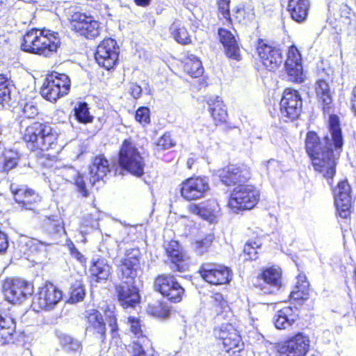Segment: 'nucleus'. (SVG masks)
<instances>
[{
    "label": "nucleus",
    "instance_id": "0e129e2a",
    "mask_svg": "<svg viewBox=\"0 0 356 356\" xmlns=\"http://www.w3.org/2000/svg\"><path fill=\"white\" fill-rule=\"evenodd\" d=\"M134 3L139 7H147L151 3V0H134Z\"/></svg>",
    "mask_w": 356,
    "mask_h": 356
},
{
    "label": "nucleus",
    "instance_id": "c03bdc74",
    "mask_svg": "<svg viewBox=\"0 0 356 356\" xmlns=\"http://www.w3.org/2000/svg\"><path fill=\"white\" fill-rule=\"evenodd\" d=\"M261 239L258 237L249 239L244 245L243 254L245 259L249 261L256 260L258 258V250L261 248Z\"/></svg>",
    "mask_w": 356,
    "mask_h": 356
},
{
    "label": "nucleus",
    "instance_id": "f704fd0d",
    "mask_svg": "<svg viewBox=\"0 0 356 356\" xmlns=\"http://www.w3.org/2000/svg\"><path fill=\"white\" fill-rule=\"evenodd\" d=\"M170 33L173 40L182 46H188L193 44V36L187 27L181 24L179 21H174L169 27Z\"/></svg>",
    "mask_w": 356,
    "mask_h": 356
},
{
    "label": "nucleus",
    "instance_id": "4c0bfd02",
    "mask_svg": "<svg viewBox=\"0 0 356 356\" xmlns=\"http://www.w3.org/2000/svg\"><path fill=\"white\" fill-rule=\"evenodd\" d=\"M19 156L11 149H3L0 153V172L8 173L18 165Z\"/></svg>",
    "mask_w": 356,
    "mask_h": 356
},
{
    "label": "nucleus",
    "instance_id": "37998d69",
    "mask_svg": "<svg viewBox=\"0 0 356 356\" xmlns=\"http://www.w3.org/2000/svg\"><path fill=\"white\" fill-rule=\"evenodd\" d=\"M127 323L129 325V330L137 339H142L143 343L150 344V340L143 330L142 321L138 317L130 316L127 318Z\"/></svg>",
    "mask_w": 356,
    "mask_h": 356
},
{
    "label": "nucleus",
    "instance_id": "dca6fc26",
    "mask_svg": "<svg viewBox=\"0 0 356 356\" xmlns=\"http://www.w3.org/2000/svg\"><path fill=\"white\" fill-rule=\"evenodd\" d=\"M197 273L205 282L213 286L228 284L232 278V269L216 262L202 263Z\"/></svg>",
    "mask_w": 356,
    "mask_h": 356
},
{
    "label": "nucleus",
    "instance_id": "4d7b16f0",
    "mask_svg": "<svg viewBox=\"0 0 356 356\" xmlns=\"http://www.w3.org/2000/svg\"><path fill=\"white\" fill-rule=\"evenodd\" d=\"M106 318L110 327L111 334L114 338L118 335L119 330L117 316L114 312H111Z\"/></svg>",
    "mask_w": 356,
    "mask_h": 356
},
{
    "label": "nucleus",
    "instance_id": "72a5a7b5",
    "mask_svg": "<svg viewBox=\"0 0 356 356\" xmlns=\"http://www.w3.org/2000/svg\"><path fill=\"white\" fill-rule=\"evenodd\" d=\"M210 314L213 317L225 319L232 312L227 300L220 292H215L211 296Z\"/></svg>",
    "mask_w": 356,
    "mask_h": 356
},
{
    "label": "nucleus",
    "instance_id": "393cba45",
    "mask_svg": "<svg viewBox=\"0 0 356 356\" xmlns=\"http://www.w3.org/2000/svg\"><path fill=\"white\" fill-rule=\"evenodd\" d=\"M207 104L215 126H225L228 129L234 128L229 122L227 108L221 97H210L207 100Z\"/></svg>",
    "mask_w": 356,
    "mask_h": 356
},
{
    "label": "nucleus",
    "instance_id": "338daca9",
    "mask_svg": "<svg viewBox=\"0 0 356 356\" xmlns=\"http://www.w3.org/2000/svg\"><path fill=\"white\" fill-rule=\"evenodd\" d=\"M207 79L203 78L202 81L200 82V88H204L207 86L208 83L207 82Z\"/></svg>",
    "mask_w": 356,
    "mask_h": 356
},
{
    "label": "nucleus",
    "instance_id": "412c9836",
    "mask_svg": "<svg viewBox=\"0 0 356 356\" xmlns=\"http://www.w3.org/2000/svg\"><path fill=\"white\" fill-rule=\"evenodd\" d=\"M119 46L115 40L106 38L97 47L95 59L97 64L106 70L115 68L119 60Z\"/></svg>",
    "mask_w": 356,
    "mask_h": 356
},
{
    "label": "nucleus",
    "instance_id": "69168bd1",
    "mask_svg": "<svg viewBox=\"0 0 356 356\" xmlns=\"http://www.w3.org/2000/svg\"><path fill=\"white\" fill-rule=\"evenodd\" d=\"M197 159L194 157H189L187 159L186 162V166L187 169L191 170L194 164L196 163Z\"/></svg>",
    "mask_w": 356,
    "mask_h": 356
},
{
    "label": "nucleus",
    "instance_id": "c85d7f7f",
    "mask_svg": "<svg viewBox=\"0 0 356 356\" xmlns=\"http://www.w3.org/2000/svg\"><path fill=\"white\" fill-rule=\"evenodd\" d=\"M177 65L181 72L193 79L201 77L204 71L200 58L193 54H187L179 60Z\"/></svg>",
    "mask_w": 356,
    "mask_h": 356
},
{
    "label": "nucleus",
    "instance_id": "79ce46f5",
    "mask_svg": "<svg viewBox=\"0 0 356 356\" xmlns=\"http://www.w3.org/2000/svg\"><path fill=\"white\" fill-rule=\"evenodd\" d=\"M177 141L173 137L171 131H165L157 140L153 143V148L156 152L165 150L175 147Z\"/></svg>",
    "mask_w": 356,
    "mask_h": 356
},
{
    "label": "nucleus",
    "instance_id": "6e6d98bb",
    "mask_svg": "<svg viewBox=\"0 0 356 356\" xmlns=\"http://www.w3.org/2000/svg\"><path fill=\"white\" fill-rule=\"evenodd\" d=\"M67 246L72 257L75 259L81 265L86 264V257L76 248L75 245L72 241H70V243L67 244Z\"/></svg>",
    "mask_w": 356,
    "mask_h": 356
},
{
    "label": "nucleus",
    "instance_id": "4468645a",
    "mask_svg": "<svg viewBox=\"0 0 356 356\" xmlns=\"http://www.w3.org/2000/svg\"><path fill=\"white\" fill-rule=\"evenodd\" d=\"M302 108V99L299 91L291 87L285 88L279 104L281 118L285 122H292L300 118Z\"/></svg>",
    "mask_w": 356,
    "mask_h": 356
},
{
    "label": "nucleus",
    "instance_id": "aec40b11",
    "mask_svg": "<svg viewBox=\"0 0 356 356\" xmlns=\"http://www.w3.org/2000/svg\"><path fill=\"white\" fill-rule=\"evenodd\" d=\"M163 248L172 272L184 273L188 270L190 257L178 241L171 239L165 241Z\"/></svg>",
    "mask_w": 356,
    "mask_h": 356
},
{
    "label": "nucleus",
    "instance_id": "bb28decb",
    "mask_svg": "<svg viewBox=\"0 0 356 356\" xmlns=\"http://www.w3.org/2000/svg\"><path fill=\"white\" fill-rule=\"evenodd\" d=\"M84 318L86 322V330L104 343L106 339V325L101 312L97 309L85 312Z\"/></svg>",
    "mask_w": 356,
    "mask_h": 356
},
{
    "label": "nucleus",
    "instance_id": "7ed1b4c3",
    "mask_svg": "<svg viewBox=\"0 0 356 356\" xmlns=\"http://www.w3.org/2000/svg\"><path fill=\"white\" fill-rule=\"evenodd\" d=\"M139 249L127 250L117 266L119 284L114 286L116 299L123 309H134L140 305L141 296L136 279L142 271Z\"/></svg>",
    "mask_w": 356,
    "mask_h": 356
},
{
    "label": "nucleus",
    "instance_id": "a18cd8bd",
    "mask_svg": "<svg viewBox=\"0 0 356 356\" xmlns=\"http://www.w3.org/2000/svg\"><path fill=\"white\" fill-rule=\"evenodd\" d=\"M59 343L64 350L68 353L79 352L81 349V343L67 334H60L58 336Z\"/></svg>",
    "mask_w": 356,
    "mask_h": 356
},
{
    "label": "nucleus",
    "instance_id": "052dcab7",
    "mask_svg": "<svg viewBox=\"0 0 356 356\" xmlns=\"http://www.w3.org/2000/svg\"><path fill=\"white\" fill-rule=\"evenodd\" d=\"M8 247L7 235L0 230V252H4Z\"/></svg>",
    "mask_w": 356,
    "mask_h": 356
},
{
    "label": "nucleus",
    "instance_id": "f3484780",
    "mask_svg": "<svg viewBox=\"0 0 356 356\" xmlns=\"http://www.w3.org/2000/svg\"><path fill=\"white\" fill-rule=\"evenodd\" d=\"M309 348V336L298 332L277 343L275 350L277 356H307Z\"/></svg>",
    "mask_w": 356,
    "mask_h": 356
},
{
    "label": "nucleus",
    "instance_id": "1a4fd4ad",
    "mask_svg": "<svg viewBox=\"0 0 356 356\" xmlns=\"http://www.w3.org/2000/svg\"><path fill=\"white\" fill-rule=\"evenodd\" d=\"M254 46L259 63L264 69L275 72L281 67L284 63L283 51L273 41L258 38Z\"/></svg>",
    "mask_w": 356,
    "mask_h": 356
},
{
    "label": "nucleus",
    "instance_id": "5701e85b",
    "mask_svg": "<svg viewBox=\"0 0 356 356\" xmlns=\"http://www.w3.org/2000/svg\"><path fill=\"white\" fill-rule=\"evenodd\" d=\"M284 67L290 82L300 84L305 81V76L302 65V56L294 44L290 45L288 48Z\"/></svg>",
    "mask_w": 356,
    "mask_h": 356
},
{
    "label": "nucleus",
    "instance_id": "680f3d73",
    "mask_svg": "<svg viewBox=\"0 0 356 356\" xmlns=\"http://www.w3.org/2000/svg\"><path fill=\"white\" fill-rule=\"evenodd\" d=\"M143 92L142 88L138 84H133L130 88V95L135 99H138Z\"/></svg>",
    "mask_w": 356,
    "mask_h": 356
},
{
    "label": "nucleus",
    "instance_id": "09e8293b",
    "mask_svg": "<svg viewBox=\"0 0 356 356\" xmlns=\"http://www.w3.org/2000/svg\"><path fill=\"white\" fill-rule=\"evenodd\" d=\"M86 295L84 286L80 281H76L70 286L69 301L76 303L83 300Z\"/></svg>",
    "mask_w": 356,
    "mask_h": 356
},
{
    "label": "nucleus",
    "instance_id": "a211bd4d",
    "mask_svg": "<svg viewBox=\"0 0 356 356\" xmlns=\"http://www.w3.org/2000/svg\"><path fill=\"white\" fill-rule=\"evenodd\" d=\"M254 288L264 294L270 295L279 291L282 285V270L276 265L263 268L253 284Z\"/></svg>",
    "mask_w": 356,
    "mask_h": 356
},
{
    "label": "nucleus",
    "instance_id": "de8ad7c7",
    "mask_svg": "<svg viewBox=\"0 0 356 356\" xmlns=\"http://www.w3.org/2000/svg\"><path fill=\"white\" fill-rule=\"evenodd\" d=\"M11 100V86L8 79L0 74V105L9 104Z\"/></svg>",
    "mask_w": 356,
    "mask_h": 356
},
{
    "label": "nucleus",
    "instance_id": "49530a36",
    "mask_svg": "<svg viewBox=\"0 0 356 356\" xmlns=\"http://www.w3.org/2000/svg\"><path fill=\"white\" fill-rule=\"evenodd\" d=\"M57 141V147L52 149L37 150L34 152L38 154V158L40 159L41 164L43 166H49L58 161V154L60 152L59 145Z\"/></svg>",
    "mask_w": 356,
    "mask_h": 356
},
{
    "label": "nucleus",
    "instance_id": "5fc2aeb1",
    "mask_svg": "<svg viewBox=\"0 0 356 356\" xmlns=\"http://www.w3.org/2000/svg\"><path fill=\"white\" fill-rule=\"evenodd\" d=\"M218 34L219 41L222 47L237 40L234 35L230 31L224 28H219L218 29Z\"/></svg>",
    "mask_w": 356,
    "mask_h": 356
},
{
    "label": "nucleus",
    "instance_id": "2f4dec72",
    "mask_svg": "<svg viewBox=\"0 0 356 356\" xmlns=\"http://www.w3.org/2000/svg\"><path fill=\"white\" fill-rule=\"evenodd\" d=\"M309 9V0H288L286 10L291 18L298 23L307 19Z\"/></svg>",
    "mask_w": 356,
    "mask_h": 356
},
{
    "label": "nucleus",
    "instance_id": "cd10ccee",
    "mask_svg": "<svg viewBox=\"0 0 356 356\" xmlns=\"http://www.w3.org/2000/svg\"><path fill=\"white\" fill-rule=\"evenodd\" d=\"M111 275V266L106 259L98 257L92 259L89 267V278L94 283H104Z\"/></svg>",
    "mask_w": 356,
    "mask_h": 356
},
{
    "label": "nucleus",
    "instance_id": "b1692460",
    "mask_svg": "<svg viewBox=\"0 0 356 356\" xmlns=\"http://www.w3.org/2000/svg\"><path fill=\"white\" fill-rule=\"evenodd\" d=\"M332 191L337 213L342 218H349L352 213L351 187L347 179L339 181Z\"/></svg>",
    "mask_w": 356,
    "mask_h": 356
},
{
    "label": "nucleus",
    "instance_id": "9d476101",
    "mask_svg": "<svg viewBox=\"0 0 356 356\" xmlns=\"http://www.w3.org/2000/svg\"><path fill=\"white\" fill-rule=\"evenodd\" d=\"M153 289L169 302L180 303L186 296V289L171 273H160L153 280Z\"/></svg>",
    "mask_w": 356,
    "mask_h": 356
},
{
    "label": "nucleus",
    "instance_id": "7c9ffc66",
    "mask_svg": "<svg viewBox=\"0 0 356 356\" xmlns=\"http://www.w3.org/2000/svg\"><path fill=\"white\" fill-rule=\"evenodd\" d=\"M299 319V311L296 307L286 306L279 309L274 316L276 328L285 330L292 326Z\"/></svg>",
    "mask_w": 356,
    "mask_h": 356
},
{
    "label": "nucleus",
    "instance_id": "8fccbe9b",
    "mask_svg": "<svg viewBox=\"0 0 356 356\" xmlns=\"http://www.w3.org/2000/svg\"><path fill=\"white\" fill-rule=\"evenodd\" d=\"M223 49L224 54L227 58L237 62L242 60L241 49L237 40L224 46Z\"/></svg>",
    "mask_w": 356,
    "mask_h": 356
},
{
    "label": "nucleus",
    "instance_id": "bf43d9fd",
    "mask_svg": "<svg viewBox=\"0 0 356 356\" xmlns=\"http://www.w3.org/2000/svg\"><path fill=\"white\" fill-rule=\"evenodd\" d=\"M315 92L316 96L331 92L328 83L323 79H318L316 82Z\"/></svg>",
    "mask_w": 356,
    "mask_h": 356
},
{
    "label": "nucleus",
    "instance_id": "603ef678",
    "mask_svg": "<svg viewBox=\"0 0 356 356\" xmlns=\"http://www.w3.org/2000/svg\"><path fill=\"white\" fill-rule=\"evenodd\" d=\"M39 114V109L36 104L31 102H26L24 104L22 109L21 117L24 119L33 120Z\"/></svg>",
    "mask_w": 356,
    "mask_h": 356
},
{
    "label": "nucleus",
    "instance_id": "f03ea898",
    "mask_svg": "<svg viewBox=\"0 0 356 356\" xmlns=\"http://www.w3.org/2000/svg\"><path fill=\"white\" fill-rule=\"evenodd\" d=\"M220 182L233 187L227 200V207L235 213L250 211L256 207L261 199V193L250 181L253 177L251 167L244 163L229 164L219 170Z\"/></svg>",
    "mask_w": 356,
    "mask_h": 356
},
{
    "label": "nucleus",
    "instance_id": "3c124183",
    "mask_svg": "<svg viewBox=\"0 0 356 356\" xmlns=\"http://www.w3.org/2000/svg\"><path fill=\"white\" fill-rule=\"evenodd\" d=\"M134 118L142 127H145L151 123L150 109L147 106H140L135 111Z\"/></svg>",
    "mask_w": 356,
    "mask_h": 356
},
{
    "label": "nucleus",
    "instance_id": "423d86ee",
    "mask_svg": "<svg viewBox=\"0 0 356 356\" xmlns=\"http://www.w3.org/2000/svg\"><path fill=\"white\" fill-rule=\"evenodd\" d=\"M116 158L120 174H130L138 178L145 175V158L131 138H124L122 141Z\"/></svg>",
    "mask_w": 356,
    "mask_h": 356
},
{
    "label": "nucleus",
    "instance_id": "e2e57ef3",
    "mask_svg": "<svg viewBox=\"0 0 356 356\" xmlns=\"http://www.w3.org/2000/svg\"><path fill=\"white\" fill-rule=\"evenodd\" d=\"M350 110L353 112V113L356 115V84L353 87L351 93H350Z\"/></svg>",
    "mask_w": 356,
    "mask_h": 356
},
{
    "label": "nucleus",
    "instance_id": "4be33fe9",
    "mask_svg": "<svg viewBox=\"0 0 356 356\" xmlns=\"http://www.w3.org/2000/svg\"><path fill=\"white\" fill-rule=\"evenodd\" d=\"M10 191L14 201L26 210H34L42 200L39 193L26 184L12 183Z\"/></svg>",
    "mask_w": 356,
    "mask_h": 356
},
{
    "label": "nucleus",
    "instance_id": "39448f33",
    "mask_svg": "<svg viewBox=\"0 0 356 356\" xmlns=\"http://www.w3.org/2000/svg\"><path fill=\"white\" fill-rule=\"evenodd\" d=\"M59 134L51 124L34 121L22 131L20 139L30 152L52 149L57 147Z\"/></svg>",
    "mask_w": 356,
    "mask_h": 356
},
{
    "label": "nucleus",
    "instance_id": "0eeeda50",
    "mask_svg": "<svg viewBox=\"0 0 356 356\" xmlns=\"http://www.w3.org/2000/svg\"><path fill=\"white\" fill-rule=\"evenodd\" d=\"M231 0H216L218 15L225 19L224 24L232 26L234 20L241 25H248L255 17L253 3L250 0H243L233 9V18L230 15Z\"/></svg>",
    "mask_w": 356,
    "mask_h": 356
},
{
    "label": "nucleus",
    "instance_id": "e433bc0d",
    "mask_svg": "<svg viewBox=\"0 0 356 356\" xmlns=\"http://www.w3.org/2000/svg\"><path fill=\"white\" fill-rule=\"evenodd\" d=\"M214 241L215 236L213 233L198 236L191 243L192 250L196 255L203 256L211 250Z\"/></svg>",
    "mask_w": 356,
    "mask_h": 356
},
{
    "label": "nucleus",
    "instance_id": "774afa93",
    "mask_svg": "<svg viewBox=\"0 0 356 356\" xmlns=\"http://www.w3.org/2000/svg\"><path fill=\"white\" fill-rule=\"evenodd\" d=\"M7 0H0V10L6 8Z\"/></svg>",
    "mask_w": 356,
    "mask_h": 356
},
{
    "label": "nucleus",
    "instance_id": "13d9d810",
    "mask_svg": "<svg viewBox=\"0 0 356 356\" xmlns=\"http://www.w3.org/2000/svg\"><path fill=\"white\" fill-rule=\"evenodd\" d=\"M129 352L131 356H146V351L138 341H134L131 343Z\"/></svg>",
    "mask_w": 356,
    "mask_h": 356
},
{
    "label": "nucleus",
    "instance_id": "58836bf2",
    "mask_svg": "<svg viewBox=\"0 0 356 356\" xmlns=\"http://www.w3.org/2000/svg\"><path fill=\"white\" fill-rule=\"evenodd\" d=\"M15 323L11 318H3L0 320V343L8 344L13 342L15 334Z\"/></svg>",
    "mask_w": 356,
    "mask_h": 356
},
{
    "label": "nucleus",
    "instance_id": "9b49d317",
    "mask_svg": "<svg viewBox=\"0 0 356 356\" xmlns=\"http://www.w3.org/2000/svg\"><path fill=\"white\" fill-rule=\"evenodd\" d=\"M34 284L20 277L6 278L2 284L4 299L11 304H20L34 292Z\"/></svg>",
    "mask_w": 356,
    "mask_h": 356
},
{
    "label": "nucleus",
    "instance_id": "f257e3e1",
    "mask_svg": "<svg viewBox=\"0 0 356 356\" xmlns=\"http://www.w3.org/2000/svg\"><path fill=\"white\" fill-rule=\"evenodd\" d=\"M330 135L322 139L315 131L307 132L305 150L314 170L325 178L330 186L337 173L339 156L344 144L339 118L337 115L329 116L327 125Z\"/></svg>",
    "mask_w": 356,
    "mask_h": 356
},
{
    "label": "nucleus",
    "instance_id": "a19ab883",
    "mask_svg": "<svg viewBox=\"0 0 356 356\" xmlns=\"http://www.w3.org/2000/svg\"><path fill=\"white\" fill-rule=\"evenodd\" d=\"M74 117L76 121L81 124H90L94 120L90 114V108L86 102H79L74 108Z\"/></svg>",
    "mask_w": 356,
    "mask_h": 356
},
{
    "label": "nucleus",
    "instance_id": "a878e982",
    "mask_svg": "<svg viewBox=\"0 0 356 356\" xmlns=\"http://www.w3.org/2000/svg\"><path fill=\"white\" fill-rule=\"evenodd\" d=\"M188 209L190 213L210 222H216L220 212V205L216 199H208L199 204H191Z\"/></svg>",
    "mask_w": 356,
    "mask_h": 356
},
{
    "label": "nucleus",
    "instance_id": "2eb2a0df",
    "mask_svg": "<svg viewBox=\"0 0 356 356\" xmlns=\"http://www.w3.org/2000/svg\"><path fill=\"white\" fill-rule=\"evenodd\" d=\"M63 291L50 281H45L38 289L31 306L36 312L52 309L63 299Z\"/></svg>",
    "mask_w": 356,
    "mask_h": 356
},
{
    "label": "nucleus",
    "instance_id": "f8f14e48",
    "mask_svg": "<svg viewBox=\"0 0 356 356\" xmlns=\"http://www.w3.org/2000/svg\"><path fill=\"white\" fill-rule=\"evenodd\" d=\"M70 88V77L64 73L53 71L47 75L41 88V94L45 99L56 102L58 99L67 95Z\"/></svg>",
    "mask_w": 356,
    "mask_h": 356
},
{
    "label": "nucleus",
    "instance_id": "ddd939ff",
    "mask_svg": "<svg viewBox=\"0 0 356 356\" xmlns=\"http://www.w3.org/2000/svg\"><path fill=\"white\" fill-rule=\"evenodd\" d=\"M70 30L76 35L92 40L100 34V23L92 15L75 11L68 19Z\"/></svg>",
    "mask_w": 356,
    "mask_h": 356
},
{
    "label": "nucleus",
    "instance_id": "864d4df0",
    "mask_svg": "<svg viewBox=\"0 0 356 356\" xmlns=\"http://www.w3.org/2000/svg\"><path fill=\"white\" fill-rule=\"evenodd\" d=\"M321 105L323 113H329L333 108V100L331 92L316 96Z\"/></svg>",
    "mask_w": 356,
    "mask_h": 356
},
{
    "label": "nucleus",
    "instance_id": "6ab92c4d",
    "mask_svg": "<svg viewBox=\"0 0 356 356\" xmlns=\"http://www.w3.org/2000/svg\"><path fill=\"white\" fill-rule=\"evenodd\" d=\"M209 190V179L204 176L193 175L179 184L180 195L188 202L203 198Z\"/></svg>",
    "mask_w": 356,
    "mask_h": 356
},
{
    "label": "nucleus",
    "instance_id": "473e14b6",
    "mask_svg": "<svg viewBox=\"0 0 356 356\" xmlns=\"http://www.w3.org/2000/svg\"><path fill=\"white\" fill-rule=\"evenodd\" d=\"M111 172L110 163L104 154L96 155L92 161L90 167V173L93 177V180H90L92 186L96 181L102 180Z\"/></svg>",
    "mask_w": 356,
    "mask_h": 356
},
{
    "label": "nucleus",
    "instance_id": "c9c22d12",
    "mask_svg": "<svg viewBox=\"0 0 356 356\" xmlns=\"http://www.w3.org/2000/svg\"><path fill=\"white\" fill-rule=\"evenodd\" d=\"M145 310L149 316L161 319L168 318L172 312L171 307L161 299H155L149 302Z\"/></svg>",
    "mask_w": 356,
    "mask_h": 356
},
{
    "label": "nucleus",
    "instance_id": "ea45409f",
    "mask_svg": "<svg viewBox=\"0 0 356 356\" xmlns=\"http://www.w3.org/2000/svg\"><path fill=\"white\" fill-rule=\"evenodd\" d=\"M87 176L76 171L73 177L72 184L75 188V191L82 197H88L90 195V185H91Z\"/></svg>",
    "mask_w": 356,
    "mask_h": 356
},
{
    "label": "nucleus",
    "instance_id": "c756f323",
    "mask_svg": "<svg viewBox=\"0 0 356 356\" xmlns=\"http://www.w3.org/2000/svg\"><path fill=\"white\" fill-rule=\"evenodd\" d=\"M310 284L306 275L300 273L296 276V282L289 294L290 300L302 305L310 297Z\"/></svg>",
    "mask_w": 356,
    "mask_h": 356
},
{
    "label": "nucleus",
    "instance_id": "20e7f679",
    "mask_svg": "<svg viewBox=\"0 0 356 356\" xmlns=\"http://www.w3.org/2000/svg\"><path fill=\"white\" fill-rule=\"evenodd\" d=\"M60 45L58 32L33 28L25 33L20 47L24 52L49 58L58 52Z\"/></svg>",
    "mask_w": 356,
    "mask_h": 356
},
{
    "label": "nucleus",
    "instance_id": "6e6552de",
    "mask_svg": "<svg viewBox=\"0 0 356 356\" xmlns=\"http://www.w3.org/2000/svg\"><path fill=\"white\" fill-rule=\"evenodd\" d=\"M213 336L221 350L230 356L241 352L244 348L240 331L233 323H222L215 327Z\"/></svg>",
    "mask_w": 356,
    "mask_h": 356
}]
</instances>
